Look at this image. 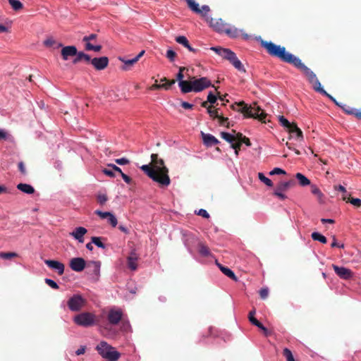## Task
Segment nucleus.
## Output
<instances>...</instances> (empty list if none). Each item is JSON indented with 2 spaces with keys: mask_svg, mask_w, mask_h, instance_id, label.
I'll return each instance as SVG.
<instances>
[{
  "mask_svg": "<svg viewBox=\"0 0 361 361\" xmlns=\"http://www.w3.org/2000/svg\"><path fill=\"white\" fill-rule=\"evenodd\" d=\"M140 169L152 180L159 183L161 187H167L171 183L169 176V169L164 165L162 159L157 154H151V163L142 165Z\"/></svg>",
  "mask_w": 361,
  "mask_h": 361,
  "instance_id": "obj_1",
  "label": "nucleus"
},
{
  "mask_svg": "<svg viewBox=\"0 0 361 361\" xmlns=\"http://www.w3.org/2000/svg\"><path fill=\"white\" fill-rule=\"evenodd\" d=\"M231 108L234 111H239L243 114L245 118H252L257 119L262 123H266L267 114L263 111L256 102H253L250 105H247L243 101L235 103L231 105Z\"/></svg>",
  "mask_w": 361,
  "mask_h": 361,
  "instance_id": "obj_2",
  "label": "nucleus"
},
{
  "mask_svg": "<svg viewBox=\"0 0 361 361\" xmlns=\"http://www.w3.org/2000/svg\"><path fill=\"white\" fill-rule=\"evenodd\" d=\"M261 45L270 56L279 58L283 62L292 64L297 57L286 51V47L277 45L271 42L262 40Z\"/></svg>",
  "mask_w": 361,
  "mask_h": 361,
  "instance_id": "obj_3",
  "label": "nucleus"
},
{
  "mask_svg": "<svg viewBox=\"0 0 361 361\" xmlns=\"http://www.w3.org/2000/svg\"><path fill=\"white\" fill-rule=\"evenodd\" d=\"M183 93L186 94L190 92H199L207 87L211 86L214 87L212 85L211 81L206 77H202L198 79H196L195 77H192L190 80H188V82L183 83Z\"/></svg>",
  "mask_w": 361,
  "mask_h": 361,
  "instance_id": "obj_4",
  "label": "nucleus"
},
{
  "mask_svg": "<svg viewBox=\"0 0 361 361\" xmlns=\"http://www.w3.org/2000/svg\"><path fill=\"white\" fill-rule=\"evenodd\" d=\"M291 65L294 66L303 73L309 83L312 85V88L314 91L319 90V87H322V85L316 74L305 66L298 57H296Z\"/></svg>",
  "mask_w": 361,
  "mask_h": 361,
  "instance_id": "obj_5",
  "label": "nucleus"
},
{
  "mask_svg": "<svg viewBox=\"0 0 361 361\" xmlns=\"http://www.w3.org/2000/svg\"><path fill=\"white\" fill-rule=\"evenodd\" d=\"M96 350L103 358L109 360H118L121 357V354L106 341H101Z\"/></svg>",
  "mask_w": 361,
  "mask_h": 361,
  "instance_id": "obj_6",
  "label": "nucleus"
},
{
  "mask_svg": "<svg viewBox=\"0 0 361 361\" xmlns=\"http://www.w3.org/2000/svg\"><path fill=\"white\" fill-rule=\"evenodd\" d=\"M95 316L90 312H83L74 317V322L79 326H90L94 324Z\"/></svg>",
  "mask_w": 361,
  "mask_h": 361,
  "instance_id": "obj_7",
  "label": "nucleus"
},
{
  "mask_svg": "<svg viewBox=\"0 0 361 361\" xmlns=\"http://www.w3.org/2000/svg\"><path fill=\"white\" fill-rule=\"evenodd\" d=\"M295 185L293 180H290L286 182H280L274 189L273 195L280 200H283L287 198V196L284 194V192L287 191L290 188Z\"/></svg>",
  "mask_w": 361,
  "mask_h": 361,
  "instance_id": "obj_8",
  "label": "nucleus"
},
{
  "mask_svg": "<svg viewBox=\"0 0 361 361\" xmlns=\"http://www.w3.org/2000/svg\"><path fill=\"white\" fill-rule=\"evenodd\" d=\"M85 299L80 295L76 294L68 300L67 305L71 311L78 312L85 305Z\"/></svg>",
  "mask_w": 361,
  "mask_h": 361,
  "instance_id": "obj_9",
  "label": "nucleus"
},
{
  "mask_svg": "<svg viewBox=\"0 0 361 361\" xmlns=\"http://www.w3.org/2000/svg\"><path fill=\"white\" fill-rule=\"evenodd\" d=\"M189 8L195 13L200 14L202 16H205L210 11L208 6L204 5L200 8L199 4L194 0H185Z\"/></svg>",
  "mask_w": 361,
  "mask_h": 361,
  "instance_id": "obj_10",
  "label": "nucleus"
},
{
  "mask_svg": "<svg viewBox=\"0 0 361 361\" xmlns=\"http://www.w3.org/2000/svg\"><path fill=\"white\" fill-rule=\"evenodd\" d=\"M332 268L334 269L337 276L341 279L348 280L353 276V272L348 268L344 267H339L336 264H332Z\"/></svg>",
  "mask_w": 361,
  "mask_h": 361,
  "instance_id": "obj_11",
  "label": "nucleus"
},
{
  "mask_svg": "<svg viewBox=\"0 0 361 361\" xmlns=\"http://www.w3.org/2000/svg\"><path fill=\"white\" fill-rule=\"evenodd\" d=\"M123 317V312L121 310L111 309L107 314L109 323L111 325H117Z\"/></svg>",
  "mask_w": 361,
  "mask_h": 361,
  "instance_id": "obj_12",
  "label": "nucleus"
},
{
  "mask_svg": "<svg viewBox=\"0 0 361 361\" xmlns=\"http://www.w3.org/2000/svg\"><path fill=\"white\" fill-rule=\"evenodd\" d=\"M90 63L96 70L102 71L108 66L109 59L106 56L95 57L94 59H90Z\"/></svg>",
  "mask_w": 361,
  "mask_h": 361,
  "instance_id": "obj_13",
  "label": "nucleus"
},
{
  "mask_svg": "<svg viewBox=\"0 0 361 361\" xmlns=\"http://www.w3.org/2000/svg\"><path fill=\"white\" fill-rule=\"evenodd\" d=\"M86 262L82 257H74L70 260L69 263L71 269L77 272L83 271Z\"/></svg>",
  "mask_w": 361,
  "mask_h": 361,
  "instance_id": "obj_14",
  "label": "nucleus"
},
{
  "mask_svg": "<svg viewBox=\"0 0 361 361\" xmlns=\"http://www.w3.org/2000/svg\"><path fill=\"white\" fill-rule=\"evenodd\" d=\"M145 50H142L135 57L131 59H126L125 58L119 57V60L124 64V66L122 67V69L124 71L129 70L130 66L136 63L140 60V59L145 54Z\"/></svg>",
  "mask_w": 361,
  "mask_h": 361,
  "instance_id": "obj_15",
  "label": "nucleus"
},
{
  "mask_svg": "<svg viewBox=\"0 0 361 361\" xmlns=\"http://www.w3.org/2000/svg\"><path fill=\"white\" fill-rule=\"evenodd\" d=\"M44 263L51 269L57 271L59 275H62L64 272L65 266L63 263L51 259H46Z\"/></svg>",
  "mask_w": 361,
  "mask_h": 361,
  "instance_id": "obj_16",
  "label": "nucleus"
},
{
  "mask_svg": "<svg viewBox=\"0 0 361 361\" xmlns=\"http://www.w3.org/2000/svg\"><path fill=\"white\" fill-rule=\"evenodd\" d=\"M210 25L219 32H224L227 28L228 24L221 18H211Z\"/></svg>",
  "mask_w": 361,
  "mask_h": 361,
  "instance_id": "obj_17",
  "label": "nucleus"
},
{
  "mask_svg": "<svg viewBox=\"0 0 361 361\" xmlns=\"http://www.w3.org/2000/svg\"><path fill=\"white\" fill-rule=\"evenodd\" d=\"M77 51V48L75 46H66L63 47L61 51L62 59L64 61H67L70 57L75 56Z\"/></svg>",
  "mask_w": 361,
  "mask_h": 361,
  "instance_id": "obj_18",
  "label": "nucleus"
},
{
  "mask_svg": "<svg viewBox=\"0 0 361 361\" xmlns=\"http://www.w3.org/2000/svg\"><path fill=\"white\" fill-rule=\"evenodd\" d=\"M201 136L202 138V141L204 145L207 147H212L213 145H217L219 141L212 135L204 133V132H201Z\"/></svg>",
  "mask_w": 361,
  "mask_h": 361,
  "instance_id": "obj_19",
  "label": "nucleus"
},
{
  "mask_svg": "<svg viewBox=\"0 0 361 361\" xmlns=\"http://www.w3.org/2000/svg\"><path fill=\"white\" fill-rule=\"evenodd\" d=\"M292 137L297 140H302L303 134L302 130L298 127L296 123H293L292 126L287 130Z\"/></svg>",
  "mask_w": 361,
  "mask_h": 361,
  "instance_id": "obj_20",
  "label": "nucleus"
},
{
  "mask_svg": "<svg viewBox=\"0 0 361 361\" xmlns=\"http://www.w3.org/2000/svg\"><path fill=\"white\" fill-rule=\"evenodd\" d=\"M138 257L135 252L133 250L130 252V255L127 258L128 267L130 269L135 271L137 268V261Z\"/></svg>",
  "mask_w": 361,
  "mask_h": 361,
  "instance_id": "obj_21",
  "label": "nucleus"
},
{
  "mask_svg": "<svg viewBox=\"0 0 361 361\" xmlns=\"http://www.w3.org/2000/svg\"><path fill=\"white\" fill-rule=\"evenodd\" d=\"M87 229L84 227H78L72 233L73 235L80 243H83V235L87 233Z\"/></svg>",
  "mask_w": 361,
  "mask_h": 361,
  "instance_id": "obj_22",
  "label": "nucleus"
},
{
  "mask_svg": "<svg viewBox=\"0 0 361 361\" xmlns=\"http://www.w3.org/2000/svg\"><path fill=\"white\" fill-rule=\"evenodd\" d=\"M90 59H91V57L90 55H88L82 51L78 52L77 51V54L75 55V58L73 59V63L74 64H76V63L80 62L81 61H84L86 63H90Z\"/></svg>",
  "mask_w": 361,
  "mask_h": 361,
  "instance_id": "obj_23",
  "label": "nucleus"
},
{
  "mask_svg": "<svg viewBox=\"0 0 361 361\" xmlns=\"http://www.w3.org/2000/svg\"><path fill=\"white\" fill-rule=\"evenodd\" d=\"M216 264L219 267V268L220 269V270L226 276H227L228 277H229L230 279H233L235 281H238V278L236 277V276L235 275L234 272L231 269H230L228 267H224L223 265H221V264H219L218 262H216Z\"/></svg>",
  "mask_w": 361,
  "mask_h": 361,
  "instance_id": "obj_24",
  "label": "nucleus"
},
{
  "mask_svg": "<svg viewBox=\"0 0 361 361\" xmlns=\"http://www.w3.org/2000/svg\"><path fill=\"white\" fill-rule=\"evenodd\" d=\"M176 41L180 44L184 46L185 48H187L190 51L195 53L197 51L196 49L192 48L188 40V39L185 36H178L176 38Z\"/></svg>",
  "mask_w": 361,
  "mask_h": 361,
  "instance_id": "obj_25",
  "label": "nucleus"
},
{
  "mask_svg": "<svg viewBox=\"0 0 361 361\" xmlns=\"http://www.w3.org/2000/svg\"><path fill=\"white\" fill-rule=\"evenodd\" d=\"M17 188L21 192L29 195L35 192L34 188L31 185L27 183H19L17 185Z\"/></svg>",
  "mask_w": 361,
  "mask_h": 361,
  "instance_id": "obj_26",
  "label": "nucleus"
},
{
  "mask_svg": "<svg viewBox=\"0 0 361 361\" xmlns=\"http://www.w3.org/2000/svg\"><path fill=\"white\" fill-rule=\"evenodd\" d=\"M43 44L47 47H52L54 49H58L63 46L62 44L57 43L53 37H48L44 41Z\"/></svg>",
  "mask_w": 361,
  "mask_h": 361,
  "instance_id": "obj_27",
  "label": "nucleus"
},
{
  "mask_svg": "<svg viewBox=\"0 0 361 361\" xmlns=\"http://www.w3.org/2000/svg\"><path fill=\"white\" fill-rule=\"evenodd\" d=\"M156 82H157V80H156ZM175 82H176L175 80H171L168 83H164V84L155 83L150 87V90H159L161 88H164L165 90H169L172 85L175 84Z\"/></svg>",
  "mask_w": 361,
  "mask_h": 361,
  "instance_id": "obj_28",
  "label": "nucleus"
},
{
  "mask_svg": "<svg viewBox=\"0 0 361 361\" xmlns=\"http://www.w3.org/2000/svg\"><path fill=\"white\" fill-rule=\"evenodd\" d=\"M210 49L216 52L224 59H225L226 56L228 54V52L230 50L229 49H225L221 47H212Z\"/></svg>",
  "mask_w": 361,
  "mask_h": 361,
  "instance_id": "obj_29",
  "label": "nucleus"
},
{
  "mask_svg": "<svg viewBox=\"0 0 361 361\" xmlns=\"http://www.w3.org/2000/svg\"><path fill=\"white\" fill-rule=\"evenodd\" d=\"M295 178L298 180L301 186H307L310 184V180L300 173H297L295 174Z\"/></svg>",
  "mask_w": 361,
  "mask_h": 361,
  "instance_id": "obj_30",
  "label": "nucleus"
},
{
  "mask_svg": "<svg viewBox=\"0 0 361 361\" xmlns=\"http://www.w3.org/2000/svg\"><path fill=\"white\" fill-rule=\"evenodd\" d=\"M217 100V96L214 94L212 92H210L207 95V100L205 102H203L201 104L202 107H207L208 103H210L211 104H214Z\"/></svg>",
  "mask_w": 361,
  "mask_h": 361,
  "instance_id": "obj_31",
  "label": "nucleus"
},
{
  "mask_svg": "<svg viewBox=\"0 0 361 361\" xmlns=\"http://www.w3.org/2000/svg\"><path fill=\"white\" fill-rule=\"evenodd\" d=\"M343 200L345 201L346 202L351 203L353 206L355 207H361V200L359 198H350L349 197H346L345 195L343 196Z\"/></svg>",
  "mask_w": 361,
  "mask_h": 361,
  "instance_id": "obj_32",
  "label": "nucleus"
},
{
  "mask_svg": "<svg viewBox=\"0 0 361 361\" xmlns=\"http://www.w3.org/2000/svg\"><path fill=\"white\" fill-rule=\"evenodd\" d=\"M229 37L235 38L239 35V31L235 27H231L228 24L227 25V28L224 31Z\"/></svg>",
  "mask_w": 361,
  "mask_h": 361,
  "instance_id": "obj_33",
  "label": "nucleus"
},
{
  "mask_svg": "<svg viewBox=\"0 0 361 361\" xmlns=\"http://www.w3.org/2000/svg\"><path fill=\"white\" fill-rule=\"evenodd\" d=\"M311 237L314 240L319 241L323 244H325L327 243L326 238L318 232L312 233L311 235Z\"/></svg>",
  "mask_w": 361,
  "mask_h": 361,
  "instance_id": "obj_34",
  "label": "nucleus"
},
{
  "mask_svg": "<svg viewBox=\"0 0 361 361\" xmlns=\"http://www.w3.org/2000/svg\"><path fill=\"white\" fill-rule=\"evenodd\" d=\"M18 257V254L14 252H0V258L3 259L9 260V259H13L14 257Z\"/></svg>",
  "mask_w": 361,
  "mask_h": 361,
  "instance_id": "obj_35",
  "label": "nucleus"
},
{
  "mask_svg": "<svg viewBox=\"0 0 361 361\" xmlns=\"http://www.w3.org/2000/svg\"><path fill=\"white\" fill-rule=\"evenodd\" d=\"M199 252L200 255L204 257H208L210 255V251L209 247L203 243L199 244Z\"/></svg>",
  "mask_w": 361,
  "mask_h": 361,
  "instance_id": "obj_36",
  "label": "nucleus"
},
{
  "mask_svg": "<svg viewBox=\"0 0 361 361\" xmlns=\"http://www.w3.org/2000/svg\"><path fill=\"white\" fill-rule=\"evenodd\" d=\"M311 192L313 195H316L319 201L322 200L323 194L320 189L315 185H311Z\"/></svg>",
  "mask_w": 361,
  "mask_h": 361,
  "instance_id": "obj_37",
  "label": "nucleus"
},
{
  "mask_svg": "<svg viewBox=\"0 0 361 361\" xmlns=\"http://www.w3.org/2000/svg\"><path fill=\"white\" fill-rule=\"evenodd\" d=\"M9 4L15 11H18L23 8V4L18 0H8Z\"/></svg>",
  "mask_w": 361,
  "mask_h": 361,
  "instance_id": "obj_38",
  "label": "nucleus"
},
{
  "mask_svg": "<svg viewBox=\"0 0 361 361\" xmlns=\"http://www.w3.org/2000/svg\"><path fill=\"white\" fill-rule=\"evenodd\" d=\"M258 178L262 182L264 183L265 185H267V186L269 187H272L273 186V182L268 178H267L264 173H258Z\"/></svg>",
  "mask_w": 361,
  "mask_h": 361,
  "instance_id": "obj_39",
  "label": "nucleus"
},
{
  "mask_svg": "<svg viewBox=\"0 0 361 361\" xmlns=\"http://www.w3.org/2000/svg\"><path fill=\"white\" fill-rule=\"evenodd\" d=\"M279 121L281 125L286 130H288L293 124V123H290L283 116H280L279 117Z\"/></svg>",
  "mask_w": 361,
  "mask_h": 361,
  "instance_id": "obj_40",
  "label": "nucleus"
},
{
  "mask_svg": "<svg viewBox=\"0 0 361 361\" xmlns=\"http://www.w3.org/2000/svg\"><path fill=\"white\" fill-rule=\"evenodd\" d=\"M225 59L229 61L230 63L233 65L238 59L237 58L235 54L230 49L228 52V54L226 56Z\"/></svg>",
  "mask_w": 361,
  "mask_h": 361,
  "instance_id": "obj_41",
  "label": "nucleus"
},
{
  "mask_svg": "<svg viewBox=\"0 0 361 361\" xmlns=\"http://www.w3.org/2000/svg\"><path fill=\"white\" fill-rule=\"evenodd\" d=\"M221 137L231 144H232L233 142H235L234 135H232L229 134L228 133L222 132L221 133Z\"/></svg>",
  "mask_w": 361,
  "mask_h": 361,
  "instance_id": "obj_42",
  "label": "nucleus"
},
{
  "mask_svg": "<svg viewBox=\"0 0 361 361\" xmlns=\"http://www.w3.org/2000/svg\"><path fill=\"white\" fill-rule=\"evenodd\" d=\"M90 264H92L93 266V273L97 276H99L101 262L99 261H94L91 262Z\"/></svg>",
  "mask_w": 361,
  "mask_h": 361,
  "instance_id": "obj_43",
  "label": "nucleus"
},
{
  "mask_svg": "<svg viewBox=\"0 0 361 361\" xmlns=\"http://www.w3.org/2000/svg\"><path fill=\"white\" fill-rule=\"evenodd\" d=\"M85 49L87 51H100L102 49L101 45H92L90 42H87L85 44Z\"/></svg>",
  "mask_w": 361,
  "mask_h": 361,
  "instance_id": "obj_44",
  "label": "nucleus"
},
{
  "mask_svg": "<svg viewBox=\"0 0 361 361\" xmlns=\"http://www.w3.org/2000/svg\"><path fill=\"white\" fill-rule=\"evenodd\" d=\"M283 355L286 357L287 361H295L292 352L287 348L283 350Z\"/></svg>",
  "mask_w": 361,
  "mask_h": 361,
  "instance_id": "obj_45",
  "label": "nucleus"
},
{
  "mask_svg": "<svg viewBox=\"0 0 361 361\" xmlns=\"http://www.w3.org/2000/svg\"><path fill=\"white\" fill-rule=\"evenodd\" d=\"M106 219L107 220V222L114 228L116 227L118 224L117 219L112 213H111Z\"/></svg>",
  "mask_w": 361,
  "mask_h": 361,
  "instance_id": "obj_46",
  "label": "nucleus"
},
{
  "mask_svg": "<svg viewBox=\"0 0 361 361\" xmlns=\"http://www.w3.org/2000/svg\"><path fill=\"white\" fill-rule=\"evenodd\" d=\"M183 78H184L183 73L178 72V74H177L176 78L178 80V85H179L182 92L184 90L183 88V83L188 82V80H184Z\"/></svg>",
  "mask_w": 361,
  "mask_h": 361,
  "instance_id": "obj_47",
  "label": "nucleus"
},
{
  "mask_svg": "<svg viewBox=\"0 0 361 361\" xmlns=\"http://www.w3.org/2000/svg\"><path fill=\"white\" fill-rule=\"evenodd\" d=\"M91 241L92 243H94L95 245H97L99 247L105 248V245L102 242L100 237H92Z\"/></svg>",
  "mask_w": 361,
  "mask_h": 361,
  "instance_id": "obj_48",
  "label": "nucleus"
},
{
  "mask_svg": "<svg viewBox=\"0 0 361 361\" xmlns=\"http://www.w3.org/2000/svg\"><path fill=\"white\" fill-rule=\"evenodd\" d=\"M340 107L347 114L349 115H354L355 113V109L350 107V106L347 104L340 105Z\"/></svg>",
  "mask_w": 361,
  "mask_h": 361,
  "instance_id": "obj_49",
  "label": "nucleus"
},
{
  "mask_svg": "<svg viewBox=\"0 0 361 361\" xmlns=\"http://www.w3.org/2000/svg\"><path fill=\"white\" fill-rule=\"evenodd\" d=\"M207 109V113L209 114V116L213 118H217L219 117V113L218 109L213 110V106L210 105L206 107Z\"/></svg>",
  "mask_w": 361,
  "mask_h": 361,
  "instance_id": "obj_50",
  "label": "nucleus"
},
{
  "mask_svg": "<svg viewBox=\"0 0 361 361\" xmlns=\"http://www.w3.org/2000/svg\"><path fill=\"white\" fill-rule=\"evenodd\" d=\"M256 326L260 329L266 336L271 334V332L260 322L256 321Z\"/></svg>",
  "mask_w": 361,
  "mask_h": 361,
  "instance_id": "obj_51",
  "label": "nucleus"
},
{
  "mask_svg": "<svg viewBox=\"0 0 361 361\" xmlns=\"http://www.w3.org/2000/svg\"><path fill=\"white\" fill-rule=\"evenodd\" d=\"M233 66L238 70L240 72H242V73H245V69L243 66V65L242 64V63L240 62V61L239 59H238L237 61H235V62L233 64Z\"/></svg>",
  "mask_w": 361,
  "mask_h": 361,
  "instance_id": "obj_52",
  "label": "nucleus"
},
{
  "mask_svg": "<svg viewBox=\"0 0 361 361\" xmlns=\"http://www.w3.org/2000/svg\"><path fill=\"white\" fill-rule=\"evenodd\" d=\"M94 214H97V216H99L102 219H106L109 216L111 212H102L100 210H96L94 212Z\"/></svg>",
  "mask_w": 361,
  "mask_h": 361,
  "instance_id": "obj_53",
  "label": "nucleus"
},
{
  "mask_svg": "<svg viewBox=\"0 0 361 361\" xmlns=\"http://www.w3.org/2000/svg\"><path fill=\"white\" fill-rule=\"evenodd\" d=\"M219 120V123L221 126H226L227 128H229V123L228 122V118L224 117L222 116H219L217 117Z\"/></svg>",
  "mask_w": 361,
  "mask_h": 361,
  "instance_id": "obj_54",
  "label": "nucleus"
},
{
  "mask_svg": "<svg viewBox=\"0 0 361 361\" xmlns=\"http://www.w3.org/2000/svg\"><path fill=\"white\" fill-rule=\"evenodd\" d=\"M44 281L48 286H49L51 288L54 289H59V288L58 284L52 279H45Z\"/></svg>",
  "mask_w": 361,
  "mask_h": 361,
  "instance_id": "obj_55",
  "label": "nucleus"
},
{
  "mask_svg": "<svg viewBox=\"0 0 361 361\" xmlns=\"http://www.w3.org/2000/svg\"><path fill=\"white\" fill-rule=\"evenodd\" d=\"M97 201L100 204H104L108 200V197L105 194H99L97 195Z\"/></svg>",
  "mask_w": 361,
  "mask_h": 361,
  "instance_id": "obj_56",
  "label": "nucleus"
},
{
  "mask_svg": "<svg viewBox=\"0 0 361 361\" xmlns=\"http://www.w3.org/2000/svg\"><path fill=\"white\" fill-rule=\"evenodd\" d=\"M255 310L250 311L249 313V315H248V319L252 324L256 326V322H255L258 321V320L255 317Z\"/></svg>",
  "mask_w": 361,
  "mask_h": 361,
  "instance_id": "obj_57",
  "label": "nucleus"
},
{
  "mask_svg": "<svg viewBox=\"0 0 361 361\" xmlns=\"http://www.w3.org/2000/svg\"><path fill=\"white\" fill-rule=\"evenodd\" d=\"M286 172L280 168H274L272 171L269 172L270 176H274L276 174H286Z\"/></svg>",
  "mask_w": 361,
  "mask_h": 361,
  "instance_id": "obj_58",
  "label": "nucleus"
},
{
  "mask_svg": "<svg viewBox=\"0 0 361 361\" xmlns=\"http://www.w3.org/2000/svg\"><path fill=\"white\" fill-rule=\"evenodd\" d=\"M269 295V289L267 288H261L259 290L260 298L263 300L266 299Z\"/></svg>",
  "mask_w": 361,
  "mask_h": 361,
  "instance_id": "obj_59",
  "label": "nucleus"
},
{
  "mask_svg": "<svg viewBox=\"0 0 361 361\" xmlns=\"http://www.w3.org/2000/svg\"><path fill=\"white\" fill-rule=\"evenodd\" d=\"M166 56L171 61H173L174 59H175V57L176 56V53L171 50V49H169L166 52Z\"/></svg>",
  "mask_w": 361,
  "mask_h": 361,
  "instance_id": "obj_60",
  "label": "nucleus"
},
{
  "mask_svg": "<svg viewBox=\"0 0 361 361\" xmlns=\"http://www.w3.org/2000/svg\"><path fill=\"white\" fill-rule=\"evenodd\" d=\"M240 147H241V144H240V142H233L231 144V147H232L233 149H234V150H235V155H236V156H238V155L239 151L240 150Z\"/></svg>",
  "mask_w": 361,
  "mask_h": 361,
  "instance_id": "obj_61",
  "label": "nucleus"
},
{
  "mask_svg": "<svg viewBox=\"0 0 361 361\" xmlns=\"http://www.w3.org/2000/svg\"><path fill=\"white\" fill-rule=\"evenodd\" d=\"M115 162L119 165H126L130 163V161L125 157L115 159Z\"/></svg>",
  "mask_w": 361,
  "mask_h": 361,
  "instance_id": "obj_62",
  "label": "nucleus"
},
{
  "mask_svg": "<svg viewBox=\"0 0 361 361\" xmlns=\"http://www.w3.org/2000/svg\"><path fill=\"white\" fill-rule=\"evenodd\" d=\"M317 92H319L320 94H322V95H324L326 97H327L328 98H329L331 101L334 99V97L329 94L326 90H324L322 87H319V90H317L316 91Z\"/></svg>",
  "mask_w": 361,
  "mask_h": 361,
  "instance_id": "obj_63",
  "label": "nucleus"
},
{
  "mask_svg": "<svg viewBox=\"0 0 361 361\" xmlns=\"http://www.w3.org/2000/svg\"><path fill=\"white\" fill-rule=\"evenodd\" d=\"M197 215L201 216H202L204 218H206V219H209V216H210L209 213L205 209H200L198 211Z\"/></svg>",
  "mask_w": 361,
  "mask_h": 361,
  "instance_id": "obj_64",
  "label": "nucleus"
}]
</instances>
